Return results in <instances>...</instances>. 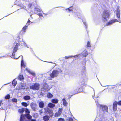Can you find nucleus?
I'll use <instances>...</instances> for the list:
<instances>
[{"label":"nucleus","instance_id":"nucleus-1","mask_svg":"<svg viewBox=\"0 0 121 121\" xmlns=\"http://www.w3.org/2000/svg\"><path fill=\"white\" fill-rule=\"evenodd\" d=\"M110 17V14L108 11L104 10L102 15V20L103 21L105 22L107 21V18H108Z\"/></svg>","mask_w":121,"mask_h":121},{"label":"nucleus","instance_id":"nucleus-47","mask_svg":"<svg viewBox=\"0 0 121 121\" xmlns=\"http://www.w3.org/2000/svg\"><path fill=\"white\" fill-rule=\"evenodd\" d=\"M66 102H63V104L64 105H65V104H66Z\"/></svg>","mask_w":121,"mask_h":121},{"label":"nucleus","instance_id":"nucleus-34","mask_svg":"<svg viewBox=\"0 0 121 121\" xmlns=\"http://www.w3.org/2000/svg\"><path fill=\"white\" fill-rule=\"evenodd\" d=\"M25 110V112L26 113H27L26 114H29L30 113V112L28 109H26Z\"/></svg>","mask_w":121,"mask_h":121},{"label":"nucleus","instance_id":"nucleus-30","mask_svg":"<svg viewBox=\"0 0 121 121\" xmlns=\"http://www.w3.org/2000/svg\"><path fill=\"white\" fill-rule=\"evenodd\" d=\"M58 100L57 99H53V103L57 104L58 103Z\"/></svg>","mask_w":121,"mask_h":121},{"label":"nucleus","instance_id":"nucleus-8","mask_svg":"<svg viewBox=\"0 0 121 121\" xmlns=\"http://www.w3.org/2000/svg\"><path fill=\"white\" fill-rule=\"evenodd\" d=\"M62 110V109H59L58 112L56 113L55 114V116L57 117L60 116L61 114Z\"/></svg>","mask_w":121,"mask_h":121},{"label":"nucleus","instance_id":"nucleus-24","mask_svg":"<svg viewBox=\"0 0 121 121\" xmlns=\"http://www.w3.org/2000/svg\"><path fill=\"white\" fill-rule=\"evenodd\" d=\"M116 16L118 18H119L120 17V11L119 10H117L116 12Z\"/></svg>","mask_w":121,"mask_h":121},{"label":"nucleus","instance_id":"nucleus-37","mask_svg":"<svg viewBox=\"0 0 121 121\" xmlns=\"http://www.w3.org/2000/svg\"><path fill=\"white\" fill-rule=\"evenodd\" d=\"M58 121H65V120L64 119L62 118H60L58 119Z\"/></svg>","mask_w":121,"mask_h":121},{"label":"nucleus","instance_id":"nucleus-15","mask_svg":"<svg viewBox=\"0 0 121 121\" xmlns=\"http://www.w3.org/2000/svg\"><path fill=\"white\" fill-rule=\"evenodd\" d=\"M59 73V72L57 70H53V77L57 76Z\"/></svg>","mask_w":121,"mask_h":121},{"label":"nucleus","instance_id":"nucleus-2","mask_svg":"<svg viewBox=\"0 0 121 121\" xmlns=\"http://www.w3.org/2000/svg\"><path fill=\"white\" fill-rule=\"evenodd\" d=\"M40 85L38 83H35L30 86V88L34 90H38L40 88Z\"/></svg>","mask_w":121,"mask_h":121},{"label":"nucleus","instance_id":"nucleus-39","mask_svg":"<svg viewBox=\"0 0 121 121\" xmlns=\"http://www.w3.org/2000/svg\"><path fill=\"white\" fill-rule=\"evenodd\" d=\"M30 74L34 76H35V74L34 73L32 72L30 73Z\"/></svg>","mask_w":121,"mask_h":121},{"label":"nucleus","instance_id":"nucleus-25","mask_svg":"<svg viewBox=\"0 0 121 121\" xmlns=\"http://www.w3.org/2000/svg\"><path fill=\"white\" fill-rule=\"evenodd\" d=\"M18 79L20 80H22L24 79V77L22 75H20L18 77Z\"/></svg>","mask_w":121,"mask_h":121},{"label":"nucleus","instance_id":"nucleus-29","mask_svg":"<svg viewBox=\"0 0 121 121\" xmlns=\"http://www.w3.org/2000/svg\"><path fill=\"white\" fill-rule=\"evenodd\" d=\"M48 106L51 108H53V104L50 103L48 104Z\"/></svg>","mask_w":121,"mask_h":121},{"label":"nucleus","instance_id":"nucleus-43","mask_svg":"<svg viewBox=\"0 0 121 121\" xmlns=\"http://www.w3.org/2000/svg\"><path fill=\"white\" fill-rule=\"evenodd\" d=\"M38 15L39 16H42V14H39Z\"/></svg>","mask_w":121,"mask_h":121},{"label":"nucleus","instance_id":"nucleus-17","mask_svg":"<svg viewBox=\"0 0 121 121\" xmlns=\"http://www.w3.org/2000/svg\"><path fill=\"white\" fill-rule=\"evenodd\" d=\"M118 86L115 85L114 86L112 87V89H113V91L115 92V91H118Z\"/></svg>","mask_w":121,"mask_h":121},{"label":"nucleus","instance_id":"nucleus-51","mask_svg":"<svg viewBox=\"0 0 121 121\" xmlns=\"http://www.w3.org/2000/svg\"><path fill=\"white\" fill-rule=\"evenodd\" d=\"M77 56V57H78V55H76L75 56Z\"/></svg>","mask_w":121,"mask_h":121},{"label":"nucleus","instance_id":"nucleus-38","mask_svg":"<svg viewBox=\"0 0 121 121\" xmlns=\"http://www.w3.org/2000/svg\"><path fill=\"white\" fill-rule=\"evenodd\" d=\"M117 105L118 104V105H121V101H120L118 102H117Z\"/></svg>","mask_w":121,"mask_h":121},{"label":"nucleus","instance_id":"nucleus-49","mask_svg":"<svg viewBox=\"0 0 121 121\" xmlns=\"http://www.w3.org/2000/svg\"><path fill=\"white\" fill-rule=\"evenodd\" d=\"M53 99H52L51 100V102H52V103H53Z\"/></svg>","mask_w":121,"mask_h":121},{"label":"nucleus","instance_id":"nucleus-44","mask_svg":"<svg viewBox=\"0 0 121 121\" xmlns=\"http://www.w3.org/2000/svg\"><path fill=\"white\" fill-rule=\"evenodd\" d=\"M52 76H53V72H52L51 73V77H52Z\"/></svg>","mask_w":121,"mask_h":121},{"label":"nucleus","instance_id":"nucleus-11","mask_svg":"<svg viewBox=\"0 0 121 121\" xmlns=\"http://www.w3.org/2000/svg\"><path fill=\"white\" fill-rule=\"evenodd\" d=\"M82 54L83 57H85L88 55V52L86 51H84L82 52Z\"/></svg>","mask_w":121,"mask_h":121},{"label":"nucleus","instance_id":"nucleus-13","mask_svg":"<svg viewBox=\"0 0 121 121\" xmlns=\"http://www.w3.org/2000/svg\"><path fill=\"white\" fill-rule=\"evenodd\" d=\"M20 45V44L18 43H16L15 47H14L13 50V52H15L18 49V46H19Z\"/></svg>","mask_w":121,"mask_h":121},{"label":"nucleus","instance_id":"nucleus-23","mask_svg":"<svg viewBox=\"0 0 121 121\" xmlns=\"http://www.w3.org/2000/svg\"><path fill=\"white\" fill-rule=\"evenodd\" d=\"M25 117L24 115L21 114L20 117V121H24V118Z\"/></svg>","mask_w":121,"mask_h":121},{"label":"nucleus","instance_id":"nucleus-36","mask_svg":"<svg viewBox=\"0 0 121 121\" xmlns=\"http://www.w3.org/2000/svg\"><path fill=\"white\" fill-rule=\"evenodd\" d=\"M12 101L13 102H17V100L16 98H14L12 99Z\"/></svg>","mask_w":121,"mask_h":121},{"label":"nucleus","instance_id":"nucleus-28","mask_svg":"<svg viewBox=\"0 0 121 121\" xmlns=\"http://www.w3.org/2000/svg\"><path fill=\"white\" fill-rule=\"evenodd\" d=\"M17 84V81L15 80L12 82V84L13 86H15Z\"/></svg>","mask_w":121,"mask_h":121},{"label":"nucleus","instance_id":"nucleus-46","mask_svg":"<svg viewBox=\"0 0 121 121\" xmlns=\"http://www.w3.org/2000/svg\"><path fill=\"white\" fill-rule=\"evenodd\" d=\"M80 92V91H77L76 93H75V94H77V93H79Z\"/></svg>","mask_w":121,"mask_h":121},{"label":"nucleus","instance_id":"nucleus-26","mask_svg":"<svg viewBox=\"0 0 121 121\" xmlns=\"http://www.w3.org/2000/svg\"><path fill=\"white\" fill-rule=\"evenodd\" d=\"M47 97L48 98H51L53 96V95L52 94H51L50 93H48L47 95Z\"/></svg>","mask_w":121,"mask_h":121},{"label":"nucleus","instance_id":"nucleus-31","mask_svg":"<svg viewBox=\"0 0 121 121\" xmlns=\"http://www.w3.org/2000/svg\"><path fill=\"white\" fill-rule=\"evenodd\" d=\"M10 98V96L9 94L5 96V98L6 99H8Z\"/></svg>","mask_w":121,"mask_h":121},{"label":"nucleus","instance_id":"nucleus-41","mask_svg":"<svg viewBox=\"0 0 121 121\" xmlns=\"http://www.w3.org/2000/svg\"><path fill=\"white\" fill-rule=\"evenodd\" d=\"M15 53V52H13V53H12V56H14Z\"/></svg>","mask_w":121,"mask_h":121},{"label":"nucleus","instance_id":"nucleus-20","mask_svg":"<svg viewBox=\"0 0 121 121\" xmlns=\"http://www.w3.org/2000/svg\"><path fill=\"white\" fill-rule=\"evenodd\" d=\"M44 104V103L43 102H40L39 103V106L41 108H42L43 107Z\"/></svg>","mask_w":121,"mask_h":121},{"label":"nucleus","instance_id":"nucleus-48","mask_svg":"<svg viewBox=\"0 0 121 121\" xmlns=\"http://www.w3.org/2000/svg\"><path fill=\"white\" fill-rule=\"evenodd\" d=\"M26 69V70L28 71L29 73H30V72L27 69Z\"/></svg>","mask_w":121,"mask_h":121},{"label":"nucleus","instance_id":"nucleus-14","mask_svg":"<svg viewBox=\"0 0 121 121\" xmlns=\"http://www.w3.org/2000/svg\"><path fill=\"white\" fill-rule=\"evenodd\" d=\"M24 115V116L28 119L30 120L32 118V116L29 114H25Z\"/></svg>","mask_w":121,"mask_h":121},{"label":"nucleus","instance_id":"nucleus-33","mask_svg":"<svg viewBox=\"0 0 121 121\" xmlns=\"http://www.w3.org/2000/svg\"><path fill=\"white\" fill-rule=\"evenodd\" d=\"M86 47H91L90 42L88 41L87 43Z\"/></svg>","mask_w":121,"mask_h":121},{"label":"nucleus","instance_id":"nucleus-18","mask_svg":"<svg viewBox=\"0 0 121 121\" xmlns=\"http://www.w3.org/2000/svg\"><path fill=\"white\" fill-rule=\"evenodd\" d=\"M26 108H23L21 109H19L18 110V112L20 113H23L24 111Z\"/></svg>","mask_w":121,"mask_h":121},{"label":"nucleus","instance_id":"nucleus-40","mask_svg":"<svg viewBox=\"0 0 121 121\" xmlns=\"http://www.w3.org/2000/svg\"><path fill=\"white\" fill-rule=\"evenodd\" d=\"M40 94L41 95H44V94L43 93L41 92H40Z\"/></svg>","mask_w":121,"mask_h":121},{"label":"nucleus","instance_id":"nucleus-6","mask_svg":"<svg viewBox=\"0 0 121 121\" xmlns=\"http://www.w3.org/2000/svg\"><path fill=\"white\" fill-rule=\"evenodd\" d=\"M100 108L104 113L108 112V107L107 106L100 105Z\"/></svg>","mask_w":121,"mask_h":121},{"label":"nucleus","instance_id":"nucleus-7","mask_svg":"<svg viewBox=\"0 0 121 121\" xmlns=\"http://www.w3.org/2000/svg\"><path fill=\"white\" fill-rule=\"evenodd\" d=\"M113 110L114 111H116L117 110V101H115L113 103Z\"/></svg>","mask_w":121,"mask_h":121},{"label":"nucleus","instance_id":"nucleus-4","mask_svg":"<svg viewBox=\"0 0 121 121\" xmlns=\"http://www.w3.org/2000/svg\"><path fill=\"white\" fill-rule=\"evenodd\" d=\"M50 89L49 86L46 83H44L43 84V86L41 88V91L44 92H46L48 91Z\"/></svg>","mask_w":121,"mask_h":121},{"label":"nucleus","instance_id":"nucleus-45","mask_svg":"<svg viewBox=\"0 0 121 121\" xmlns=\"http://www.w3.org/2000/svg\"><path fill=\"white\" fill-rule=\"evenodd\" d=\"M31 121H36V120L34 119H31Z\"/></svg>","mask_w":121,"mask_h":121},{"label":"nucleus","instance_id":"nucleus-5","mask_svg":"<svg viewBox=\"0 0 121 121\" xmlns=\"http://www.w3.org/2000/svg\"><path fill=\"white\" fill-rule=\"evenodd\" d=\"M118 22V20L117 19L110 20L108 22L106 23V25L107 26L110 25H112L113 23Z\"/></svg>","mask_w":121,"mask_h":121},{"label":"nucleus","instance_id":"nucleus-32","mask_svg":"<svg viewBox=\"0 0 121 121\" xmlns=\"http://www.w3.org/2000/svg\"><path fill=\"white\" fill-rule=\"evenodd\" d=\"M73 118L71 117H69L66 120V121H73Z\"/></svg>","mask_w":121,"mask_h":121},{"label":"nucleus","instance_id":"nucleus-19","mask_svg":"<svg viewBox=\"0 0 121 121\" xmlns=\"http://www.w3.org/2000/svg\"><path fill=\"white\" fill-rule=\"evenodd\" d=\"M30 97L28 95L25 96L23 97L24 99L26 100H30Z\"/></svg>","mask_w":121,"mask_h":121},{"label":"nucleus","instance_id":"nucleus-22","mask_svg":"<svg viewBox=\"0 0 121 121\" xmlns=\"http://www.w3.org/2000/svg\"><path fill=\"white\" fill-rule=\"evenodd\" d=\"M27 26L26 25L23 27L21 31H22V32H25L26 31V29H27Z\"/></svg>","mask_w":121,"mask_h":121},{"label":"nucleus","instance_id":"nucleus-21","mask_svg":"<svg viewBox=\"0 0 121 121\" xmlns=\"http://www.w3.org/2000/svg\"><path fill=\"white\" fill-rule=\"evenodd\" d=\"M72 6H71L70 7L66 9V11L67 12H70L73 11V9H71L72 8H73Z\"/></svg>","mask_w":121,"mask_h":121},{"label":"nucleus","instance_id":"nucleus-42","mask_svg":"<svg viewBox=\"0 0 121 121\" xmlns=\"http://www.w3.org/2000/svg\"><path fill=\"white\" fill-rule=\"evenodd\" d=\"M2 101L1 100L0 101V106H1V104H2Z\"/></svg>","mask_w":121,"mask_h":121},{"label":"nucleus","instance_id":"nucleus-10","mask_svg":"<svg viewBox=\"0 0 121 121\" xmlns=\"http://www.w3.org/2000/svg\"><path fill=\"white\" fill-rule=\"evenodd\" d=\"M45 112L46 113L49 114L50 115L52 113V110H51L48 108H45Z\"/></svg>","mask_w":121,"mask_h":121},{"label":"nucleus","instance_id":"nucleus-50","mask_svg":"<svg viewBox=\"0 0 121 121\" xmlns=\"http://www.w3.org/2000/svg\"><path fill=\"white\" fill-rule=\"evenodd\" d=\"M55 106V105L54 104H53V107H54Z\"/></svg>","mask_w":121,"mask_h":121},{"label":"nucleus","instance_id":"nucleus-16","mask_svg":"<svg viewBox=\"0 0 121 121\" xmlns=\"http://www.w3.org/2000/svg\"><path fill=\"white\" fill-rule=\"evenodd\" d=\"M49 118V116L48 115H45L43 117V119L44 121H48Z\"/></svg>","mask_w":121,"mask_h":121},{"label":"nucleus","instance_id":"nucleus-12","mask_svg":"<svg viewBox=\"0 0 121 121\" xmlns=\"http://www.w3.org/2000/svg\"><path fill=\"white\" fill-rule=\"evenodd\" d=\"M31 107L32 109L34 111H35L36 109L37 105L35 104L32 103L31 104Z\"/></svg>","mask_w":121,"mask_h":121},{"label":"nucleus","instance_id":"nucleus-35","mask_svg":"<svg viewBox=\"0 0 121 121\" xmlns=\"http://www.w3.org/2000/svg\"><path fill=\"white\" fill-rule=\"evenodd\" d=\"M32 22L30 21L29 19L28 20L27 23V24H26V25L27 26L29 25L30 24V23H32Z\"/></svg>","mask_w":121,"mask_h":121},{"label":"nucleus","instance_id":"nucleus-9","mask_svg":"<svg viewBox=\"0 0 121 121\" xmlns=\"http://www.w3.org/2000/svg\"><path fill=\"white\" fill-rule=\"evenodd\" d=\"M22 56V60L21 61V67H25V65L24 64V61L23 59V56L22 55L20 56L19 57H18L17 58H16L15 57H14V58L15 59H17L20 56Z\"/></svg>","mask_w":121,"mask_h":121},{"label":"nucleus","instance_id":"nucleus-27","mask_svg":"<svg viewBox=\"0 0 121 121\" xmlns=\"http://www.w3.org/2000/svg\"><path fill=\"white\" fill-rule=\"evenodd\" d=\"M21 104L22 106L25 107H26L28 105V104L27 103L25 102H22L21 103Z\"/></svg>","mask_w":121,"mask_h":121},{"label":"nucleus","instance_id":"nucleus-3","mask_svg":"<svg viewBox=\"0 0 121 121\" xmlns=\"http://www.w3.org/2000/svg\"><path fill=\"white\" fill-rule=\"evenodd\" d=\"M80 88L79 89H81L82 90L83 87L84 86L87 85L86 82L84 81V79L82 78L81 79L78 83Z\"/></svg>","mask_w":121,"mask_h":121}]
</instances>
